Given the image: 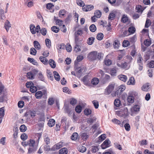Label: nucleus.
I'll return each instance as SVG.
<instances>
[{
    "instance_id": "1",
    "label": "nucleus",
    "mask_w": 154,
    "mask_h": 154,
    "mask_svg": "<svg viewBox=\"0 0 154 154\" xmlns=\"http://www.w3.org/2000/svg\"><path fill=\"white\" fill-rule=\"evenodd\" d=\"M116 114L119 116L125 117L128 115V110L127 108L122 109L120 111H117Z\"/></svg>"
},
{
    "instance_id": "2",
    "label": "nucleus",
    "mask_w": 154,
    "mask_h": 154,
    "mask_svg": "<svg viewBox=\"0 0 154 154\" xmlns=\"http://www.w3.org/2000/svg\"><path fill=\"white\" fill-rule=\"evenodd\" d=\"M97 52L93 51L91 52L88 56V57L90 60H94L97 59Z\"/></svg>"
},
{
    "instance_id": "3",
    "label": "nucleus",
    "mask_w": 154,
    "mask_h": 154,
    "mask_svg": "<svg viewBox=\"0 0 154 154\" xmlns=\"http://www.w3.org/2000/svg\"><path fill=\"white\" fill-rule=\"evenodd\" d=\"M114 87V86L113 84L109 85L106 89L104 94L107 95L109 94L113 90Z\"/></svg>"
},
{
    "instance_id": "4",
    "label": "nucleus",
    "mask_w": 154,
    "mask_h": 154,
    "mask_svg": "<svg viewBox=\"0 0 154 154\" xmlns=\"http://www.w3.org/2000/svg\"><path fill=\"white\" fill-rule=\"evenodd\" d=\"M137 60L139 66V69L140 71L142 70L143 68V58L140 54L138 55Z\"/></svg>"
},
{
    "instance_id": "5",
    "label": "nucleus",
    "mask_w": 154,
    "mask_h": 154,
    "mask_svg": "<svg viewBox=\"0 0 154 154\" xmlns=\"http://www.w3.org/2000/svg\"><path fill=\"white\" fill-rule=\"evenodd\" d=\"M134 94L135 95V92H132L129 93L128 96V97L127 100L128 103H132L134 101Z\"/></svg>"
},
{
    "instance_id": "6",
    "label": "nucleus",
    "mask_w": 154,
    "mask_h": 154,
    "mask_svg": "<svg viewBox=\"0 0 154 154\" xmlns=\"http://www.w3.org/2000/svg\"><path fill=\"white\" fill-rule=\"evenodd\" d=\"M129 63L127 61L125 62L124 63H122L121 64H120L119 62H118L117 63V65L119 67L121 68L127 69L128 68V66Z\"/></svg>"
},
{
    "instance_id": "7",
    "label": "nucleus",
    "mask_w": 154,
    "mask_h": 154,
    "mask_svg": "<svg viewBox=\"0 0 154 154\" xmlns=\"http://www.w3.org/2000/svg\"><path fill=\"white\" fill-rule=\"evenodd\" d=\"M110 141L109 139L106 140L102 144L101 147L103 149H105L110 146Z\"/></svg>"
},
{
    "instance_id": "8",
    "label": "nucleus",
    "mask_w": 154,
    "mask_h": 154,
    "mask_svg": "<svg viewBox=\"0 0 154 154\" xmlns=\"http://www.w3.org/2000/svg\"><path fill=\"white\" fill-rule=\"evenodd\" d=\"M90 79V77L89 75H87L85 76L82 79V81L84 84L86 85H88Z\"/></svg>"
},
{
    "instance_id": "9",
    "label": "nucleus",
    "mask_w": 154,
    "mask_h": 154,
    "mask_svg": "<svg viewBox=\"0 0 154 154\" xmlns=\"http://www.w3.org/2000/svg\"><path fill=\"white\" fill-rule=\"evenodd\" d=\"M94 8V6L92 5H88L83 8L84 11H87L92 10Z\"/></svg>"
},
{
    "instance_id": "10",
    "label": "nucleus",
    "mask_w": 154,
    "mask_h": 154,
    "mask_svg": "<svg viewBox=\"0 0 154 154\" xmlns=\"http://www.w3.org/2000/svg\"><path fill=\"white\" fill-rule=\"evenodd\" d=\"M35 76V73L32 72H29L27 73V77L29 79H33Z\"/></svg>"
},
{
    "instance_id": "11",
    "label": "nucleus",
    "mask_w": 154,
    "mask_h": 154,
    "mask_svg": "<svg viewBox=\"0 0 154 154\" xmlns=\"http://www.w3.org/2000/svg\"><path fill=\"white\" fill-rule=\"evenodd\" d=\"M86 71V68L85 67H82L78 69L77 73L79 75H81Z\"/></svg>"
},
{
    "instance_id": "12",
    "label": "nucleus",
    "mask_w": 154,
    "mask_h": 154,
    "mask_svg": "<svg viewBox=\"0 0 154 154\" xmlns=\"http://www.w3.org/2000/svg\"><path fill=\"white\" fill-rule=\"evenodd\" d=\"M33 45L35 48L36 50H39L41 49V46L38 41H34L33 42Z\"/></svg>"
},
{
    "instance_id": "13",
    "label": "nucleus",
    "mask_w": 154,
    "mask_h": 154,
    "mask_svg": "<svg viewBox=\"0 0 154 154\" xmlns=\"http://www.w3.org/2000/svg\"><path fill=\"white\" fill-rule=\"evenodd\" d=\"M140 106L138 104H136L134 105L131 108V110L132 111L138 112L140 111Z\"/></svg>"
},
{
    "instance_id": "14",
    "label": "nucleus",
    "mask_w": 154,
    "mask_h": 154,
    "mask_svg": "<svg viewBox=\"0 0 154 154\" xmlns=\"http://www.w3.org/2000/svg\"><path fill=\"white\" fill-rule=\"evenodd\" d=\"M39 60L44 64L47 65L48 63V60L44 57H39Z\"/></svg>"
},
{
    "instance_id": "15",
    "label": "nucleus",
    "mask_w": 154,
    "mask_h": 154,
    "mask_svg": "<svg viewBox=\"0 0 154 154\" xmlns=\"http://www.w3.org/2000/svg\"><path fill=\"white\" fill-rule=\"evenodd\" d=\"M112 121L113 123L119 125L121 127H122L123 126V123H122L119 120L116 119H113Z\"/></svg>"
},
{
    "instance_id": "16",
    "label": "nucleus",
    "mask_w": 154,
    "mask_h": 154,
    "mask_svg": "<svg viewBox=\"0 0 154 154\" xmlns=\"http://www.w3.org/2000/svg\"><path fill=\"white\" fill-rule=\"evenodd\" d=\"M63 146V144L62 142H59L55 145H54L53 146V148H54L55 149H58Z\"/></svg>"
},
{
    "instance_id": "17",
    "label": "nucleus",
    "mask_w": 154,
    "mask_h": 154,
    "mask_svg": "<svg viewBox=\"0 0 154 154\" xmlns=\"http://www.w3.org/2000/svg\"><path fill=\"white\" fill-rule=\"evenodd\" d=\"M118 78L121 80L125 82L127 80V77L124 75H120L118 76Z\"/></svg>"
},
{
    "instance_id": "18",
    "label": "nucleus",
    "mask_w": 154,
    "mask_h": 154,
    "mask_svg": "<svg viewBox=\"0 0 154 154\" xmlns=\"http://www.w3.org/2000/svg\"><path fill=\"white\" fill-rule=\"evenodd\" d=\"M55 123V120L53 119H50L48 121V125L50 127H52L54 126Z\"/></svg>"
},
{
    "instance_id": "19",
    "label": "nucleus",
    "mask_w": 154,
    "mask_h": 154,
    "mask_svg": "<svg viewBox=\"0 0 154 154\" xmlns=\"http://www.w3.org/2000/svg\"><path fill=\"white\" fill-rule=\"evenodd\" d=\"M4 27L6 30L8 32L10 28L11 27V24L9 21L7 20L5 22Z\"/></svg>"
},
{
    "instance_id": "20",
    "label": "nucleus",
    "mask_w": 154,
    "mask_h": 154,
    "mask_svg": "<svg viewBox=\"0 0 154 154\" xmlns=\"http://www.w3.org/2000/svg\"><path fill=\"white\" fill-rule=\"evenodd\" d=\"M49 63L52 68H55L56 66V63L53 60L50 59L49 61Z\"/></svg>"
},
{
    "instance_id": "21",
    "label": "nucleus",
    "mask_w": 154,
    "mask_h": 154,
    "mask_svg": "<svg viewBox=\"0 0 154 154\" xmlns=\"http://www.w3.org/2000/svg\"><path fill=\"white\" fill-rule=\"evenodd\" d=\"M30 29L31 32L33 34H35L36 33L35 27L34 25L31 24L30 25Z\"/></svg>"
},
{
    "instance_id": "22",
    "label": "nucleus",
    "mask_w": 154,
    "mask_h": 154,
    "mask_svg": "<svg viewBox=\"0 0 154 154\" xmlns=\"http://www.w3.org/2000/svg\"><path fill=\"white\" fill-rule=\"evenodd\" d=\"M78 134L76 132H74L71 137V139L73 140H76L78 138Z\"/></svg>"
},
{
    "instance_id": "23",
    "label": "nucleus",
    "mask_w": 154,
    "mask_h": 154,
    "mask_svg": "<svg viewBox=\"0 0 154 154\" xmlns=\"http://www.w3.org/2000/svg\"><path fill=\"white\" fill-rule=\"evenodd\" d=\"M54 75L55 79L57 81H59L60 79V76L59 74L56 71L54 72Z\"/></svg>"
},
{
    "instance_id": "24",
    "label": "nucleus",
    "mask_w": 154,
    "mask_h": 154,
    "mask_svg": "<svg viewBox=\"0 0 154 154\" xmlns=\"http://www.w3.org/2000/svg\"><path fill=\"white\" fill-rule=\"evenodd\" d=\"M99 81L98 79L94 78L91 80V83L93 85H96L98 83Z\"/></svg>"
},
{
    "instance_id": "25",
    "label": "nucleus",
    "mask_w": 154,
    "mask_h": 154,
    "mask_svg": "<svg viewBox=\"0 0 154 154\" xmlns=\"http://www.w3.org/2000/svg\"><path fill=\"white\" fill-rule=\"evenodd\" d=\"M128 85H134L135 84V80L134 78L133 77H131L127 82Z\"/></svg>"
},
{
    "instance_id": "26",
    "label": "nucleus",
    "mask_w": 154,
    "mask_h": 154,
    "mask_svg": "<svg viewBox=\"0 0 154 154\" xmlns=\"http://www.w3.org/2000/svg\"><path fill=\"white\" fill-rule=\"evenodd\" d=\"M64 108L65 109V111L68 115H70V114L71 111L69 109V106L68 105L65 104L64 105Z\"/></svg>"
},
{
    "instance_id": "27",
    "label": "nucleus",
    "mask_w": 154,
    "mask_h": 154,
    "mask_svg": "<svg viewBox=\"0 0 154 154\" xmlns=\"http://www.w3.org/2000/svg\"><path fill=\"white\" fill-rule=\"evenodd\" d=\"M149 88L148 84L143 85L142 87V90L145 91H147Z\"/></svg>"
},
{
    "instance_id": "28",
    "label": "nucleus",
    "mask_w": 154,
    "mask_h": 154,
    "mask_svg": "<svg viewBox=\"0 0 154 154\" xmlns=\"http://www.w3.org/2000/svg\"><path fill=\"white\" fill-rule=\"evenodd\" d=\"M67 149L66 148H62L59 150V154H67Z\"/></svg>"
},
{
    "instance_id": "29",
    "label": "nucleus",
    "mask_w": 154,
    "mask_h": 154,
    "mask_svg": "<svg viewBox=\"0 0 154 154\" xmlns=\"http://www.w3.org/2000/svg\"><path fill=\"white\" fill-rule=\"evenodd\" d=\"M45 42L46 46L48 48H50L51 46V43L50 40L48 38H46Z\"/></svg>"
},
{
    "instance_id": "30",
    "label": "nucleus",
    "mask_w": 154,
    "mask_h": 154,
    "mask_svg": "<svg viewBox=\"0 0 154 154\" xmlns=\"http://www.w3.org/2000/svg\"><path fill=\"white\" fill-rule=\"evenodd\" d=\"M135 9L136 10V11L137 12L142 13L143 10L142 7L141 5H139L136 6Z\"/></svg>"
},
{
    "instance_id": "31",
    "label": "nucleus",
    "mask_w": 154,
    "mask_h": 154,
    "mask_svg": "<svg viewBox=\"0 0 154 154\" xmlns=\"http://www.w3.org/2000/svg\"><path fill=\"white\" fill-rule=\"evenodd\" d=\"M120 45V43L118 40H116L114 41L113 46L115 48L118 49Z\"/></svg>"
},
{
    "instance_id": "32",
    "label": "nucleus",
    "mask_w": 154,
    "mask_h": 154,
    "mask_svg": "<svg viewBox=\"0 0 154 154\" xmlns=\"http://www.w3.org/2000/svg\"><path fill=\"white\" fill-rule=\"evenodd\" d=\"M78 149L80 152H84L86 151V148L85 146H81L78 147Z\"/></svg>"
},
{
    "instance_id": "33",
    "label": "nucleus",
    "mask_w": 154,
    "mask_h": 154,
    "mask_svg": "<svg viewBox=\"0 0 154 154\" xmlns=\"http://www.w3.org/2000/svg\"><path fill=\"white\" fill-rule=\"evenodd\" d=\"M94 39V38L93 37L89 38L87 40V43L89 45H91L93 44Z\"/></svg>"
},
{
    "instance_id": "34",
    "label": "nucleus",
    "mask_w": 154,
    "mask_h": 154,
    "mask_svg": "<svg viewBox=\"0 0 154 154\" xmlns=\"http://www.w3.org/2000/svg\"><path fill=\"white\" fill-rule=\"evenodd\" d=\"M114 104L117 107H119L121 104L120 100L118 99H115L114 101Z\"/></svg>"
},
{
    "instance_id": "35",
    "label": "nucleus",
    "mask_w": 154,
    "mask_h": 154,
    "mask_svg": "<svg viewBox=\"0 0 154 154\" xmlns=\"http://www.w3.org/2000/svg\"><path fill=\"white\" fill-rule=\"evenodd\" d=\"M81 138L84 140H86L88 138V135L86 133H83L81 134Z\"/></svg>"
},
{
    "instance_id": "36",
    "label": "nucleus",
    "mask_w": 154,
    "mask_h": 154,
    "mask_svg": "<svg viewBox=\"0 0 154 154\" xmlns=\"http://www.w3.org/2000/svg\"><path fill=\"white\" fill-rule=\"evenodd\" d=\"M105 64L107 66H109L112 63L111 60L109 59H105L104 60Z\"/></svg>"
},
{
    "instance_id": "37",
    "label": "nucleus",
    "mask_w": 154,
    "mask_h": 154,
    "mask_svg": "<svg viewBox=\"0 0 154 154\" xmlns=\"http://www.w3.org/2000/svg\"><path fill=\"white\" fill-rule=\"evenodd\" d=\"M94 14L95 16L97 18H99L101 15V12L99 10H96Z\"/></svg>"
},
{
    "instance_id": "38",
    "label": "nucleus",
    "mask_w": 154,
    "mask_h": 154,
    "mask_svg": "<svg viewBox=\"0 0 154 154\" xmlns=\"http://www.w3.org/2000/svg\"><path fill=\"white\" fill-rule=\"evenodd\" d=\"M128 20V17L127 15L124 14L122 17L121 21L123 23H126Z\"/></svg>"
},
{
    "instance_id": "39",
    "label": "nucleus",
    "mask_w": 154,
    "mask_h": 154,
    "mask_svg": "<svg viewBox=\"0 0 154 154\" xmlns=\"http://www.w3.org/2000/svg\"><path fill=\"white\" fill-rule=\"evenodd\" d=\"M151 20L147 18L146 21L145 27L146 28H148L151 25Z\"/></svg>"
},
{
    "instance_id": "40",
    "label": "nucleus",
    "mask_w": 154,
    "mask_h": 154,
    "mask_svg": "<svg viewBox=\"0 0 154 154\" xmlns=\"http://www.w3.org/2000/svg\"><path fill=\"white\" fill-rule=\"evenodd\" d=\"M144 45L147 46H149L151 44V41L150 39H146L144 41Z\"/></svg>"
},
{
    "instance_id": "41",
    "label": "nucleus",
    "mask_w": 154,
    "mask_h": 154,
    "mask_svg": "<svg viewBox=\"0 0 154 154\" xmlns=\"http://www.w3.org/2000/svg\"><path fill=\"white\" fill-rule=\"evenodd\" d=\"M89 29L91 32H94L96 30V27L94 24H92L90 26Z\"/></svg>"
},
{
    "instance_id": "42",
    "label": "nucleus",
    "mask_w": 154,
    "mask_h": 154,
    "mask_svg": "<svg viewBox=\"0 0 154 154\" xmlns=\"http://www.w3.org/2000/svg\"><path fill=\"white\" fill-rule=\"evenodd\" d=\"M47 8L50 10H51L52 11H54V5L52 4L49 3L46 5Z\"/></svg>"
},
{
    "instance_id": "43",
    "label": "nucleus",
    "mask_w": 154,
    "mask_h": 154,
    "mask_svg": "<svg viewBox=\"0 0 154 154\" xmlns=\"http://www.w3.org/2000/svg\"><path fill=\"white\" fill-rule=\"evenodd\" d=\"M48 104L50 105H52L54 103V100L53 97L49 98L48 101Z\"/></svg>"
},
{
    "instance_id": "44",
    "label": "nucleus",
    "mask_w": 154,
    "mask_h": 154,
    "mask_svg": "<svg viewBox=\"0 0 154 154\" xmlns=\"http://www.w3.org/2000/svg\"><path fill=\"white\" fill-rule=\"evenodd\" d=\"M74 49V51L76 52H79L81 51L80 46L78 44H76Z\"/></svg>"
},
{
    "instance_id": "45",
    "label": "nucleus",
    "mask_w": 154,
    "mask_h": 154,
    "mask_svg": "<svg viewBox=\"0 0 154 154\" xmlns=\"http://www.w3.org/2000/svg\"><path fill=\"white\" fill-rule=\"evenodd\" d=\"M117 70L115 68H112L110 70V74L112 76H115L116 75Z\"/></svg>"
},
{
    "instance_id": "46",
    "label": "nucleus",
    "mask_w": 154,
    "mask_h": 154,
    "mask_svg": "<svg viewBox=\"0 0 154 154\" xmlns=\"http://www.w3.org/2000/svg\"><path fill=\"white\" fill-rule=\"evenodd\" d=\"M66 11L64 9L60 10L59 11V15L60 17H62L64 16L66 13Z\"/></svg>"
},
{
    "instance_id": "47",
    "label": "nucleus",
    "mask_w": 154,
    "mask_h": 154,
    "mask_svg": "<svg viewBox=\"0 0 154 154\" xmlns=\"http://www.w3.org/2000/svg\"><path fill=\"white\" fill-rule=\"evenodd\" d=\"M103 35L102 33H98L97 36V39L99 40H101L103 37Z\"/></svg>"
},
{
    "instance_id": "48",
    "label": "nucleus",
    "mask_w": 154,
    "mask_h": 154,
    "mask_svg": "<svg viewBox=\"0 0 154 154\" xmlns=\"http://www.w3.org/2000/svg\"><path fill=\"white\" fill-rule=\"evenodd\" d=\"M42 95V94L41 91H38L35 94V96L36 98H41Z\"/></svg>"
},
{
    "instance_id": "49",
    "label": "nucleus",
    "mask_w": 154,
    "mask_h": 154,
    "mask_svg": "<svg viewBox=\"0 0 154 154\" xmlns=\"http://www.w3.org/2000/svg\"><path fill=\"white\" fill-rule=\"evenodd\" d=\"M76 3L77 4L81 7H84L85 4L81 0H77Z\"/></svg>"
},
{
    "instance_id": "50",
    "label": "nucleus",
    "mask_w": 154,
    "mask_h": 154,
    "mask_svg": "<svg viewBox=\"0 0 154 154\" xmlns=\"http://www.w3.org/2000/svg\"><path fill=\"white\" fill-rule=\"evenodd\" d=\"M82 110V107L81 106L79 105L77 106L75 108V111L78 113H80Z\"/></svg>"
},
{
    "instance_id": "51",
    "label": "nucleus",
    "mask_w": 154,
    "mask_h": 154,
    "mask_svg": "<svg viewBox=\"0 0 154 154\" xmlns=\"http://www.w3.org/2000/svg\"><path fill=\"white\" fill-rule=\"evenodd\" d=\"M30 54L32 55H35L36 54L37 51L36 49L33 48H32L30 49Z\"/></svg>"
},
{
    "instance_id": "52",
    "label": "nucleus",
    "mask_w": 154,
    "mask_h": 154,
    "mask_svg": "<svg viewBox=\"0 0 154 154\" xmlns=\"http://www.w3.org/2000/svg\"><path fill=\"white\" fill-rule=\"evenodd\" d=\"M99 149V146H93L91 149V151L92 152H97Z\"/></svg>"
},
{
    "instance_id": "53",
    "label": "nucleus",
    "mask_w": 154,
    "mask_h": 154,
    "mask_svg": "<svg viewBox=\"0 0 154 154\" xmlns=\"http://www.w3.org/2000/svg\"><path fill=\"white\" fill-rule=\"evenodd\" d=\"M34 85L33 83L32 82H27L26 83V86L27 88H30L32 87Z\"/></svg>"
},
{
    "instance_id": "54",
    "label": "nucleus",
    "mask_w": 154,
    "mask_h": 154,
    "mask_svg": "<svg viewBox=\"0 0 154 154\" xmlns=\"http://www.w3.org/2000/svg\"><path fill=\"white\" fill-rule=\"evenodd\" d=\"M51 30L55 33H57L59 31V29L54 26L51 27Z\"/></svg>"
},
{
    "instance_id": "55",
    "label": "nucleus",
    "mask_w": 154,
    "mask_h": 154,
    "mask_svg": "<svg viewBox=\"0 0 154 154\" xmlns=\"http://www.w3.org/2000/svg\"><path fill=\"white\" fill-rule=\"evenodd\" d=\"M36 150V149L34 147H30L28 149V153H32V152H33L35 151Z\"/></svg>"
},
{
    "instance_id": "56",
    "label": "nucleus",
    "mask_w": 154,
    "mask_h": 154,
    "mask_svg": "<svg viewBox=\"0 0 154 154\" xmlns=\"http://www.w3.org/2000/svg\"><path fill=\"white\" fill-rule=\"evenodd\" d=\"M4 87L2 84L0 85V95L3 94L4 93Z\"/></svg>"
},
{
    "instance_id": "57",
    "label": "nucleus",
    "mask_w": 154,
    "mask_h": 154,
    "mask_svg": "<svg viewBox=\"0 0 154 154\" xmlns=\"http://www.w3.org/2000/svg\"><path fill=\"white\" fill-rule=\"evenodd\" d=\"M26 129V126L24 125H22L20 126V131L22 132H24Z\"/></svg>"
},
{
    "instance_id": "58",
    "label": "nucleus",
    "mask_w": 154,
    "mask_h": 154,
    "mask_svg": "<svg viewBox=\"0 0 154 154\" xmlns=\"http://www.w3.org/2000/svg\"><path fill=\"white\" fill-rule=\"evenodd\" d=\"M29 113L31 117L33 118L35 116L36 112L34 110H29Z\"/></svg>"
},
{
    "instance_id": "59",
    "label": "nucleus",
    "mask_w": 154,
    "mask_h": 154,
    "mask_svg": "<svg viewBox=\"0 0 154 154\" xmlns=\"http://www.w3.org/2000/svg\"><path fill=\"white\" fill-rule=\"evenodd\" d=\"M35 141L34 140H30L28 144L30 147H34Z\"/></svg>"
},
{
    "instance_id": "60",
    "label": "nucleus",
    "mask_w": 154,
    "mask_h": 154,
    "mask_svg": "<svg viewBox=\"0 0 154 154\" xmlns=\"http://www.w3.org/2000/svg\"><path fill=\"white\" fill-rule=\"evenodd\" d=\"M103 56V54L101 52L97 53V58L98 59L100 60L102 59Z\"/></svg>"
},
{
    "instance_id": "61",
    "label": "nucleus",
    "mask_w": 154,
    "mask_h": 154,
    "mask_svg": "<svg viewBox=\"0 0 154 154\" xmlns=\"http://www.w3.org/2000/svg\"><path fill=\"white\" fill-rule=\"evenodd\" d=\"M38 78L42 81H43L45 80V78L44 75L42 74L41 72H39L38 74Z\"/></svg>"
},
{
    "instance_id": "62",
    "label": "nucleus",
    "mask_w": 154,
    "mask_h": 154,
    "mask_svg": "<svg viewBox=\"0 0 154 154\" xmlns=\"http://www.w3.org/2000/svg\"><path fill=\"white\" fill-rule=\"evenodd\" d=\"M115 17V14L113 13H110L109 16V19L110 20H113Z\"/></svg>"
},
{
    "instance_id": "63",
    "label": "nucleus",
    "mask_w": 154,
    "mask_h": 154,
    "mask_svg": "<svg viewBox=\"0 0 154 154\" xmlns=\"http://www.w3.org/2000/svg\"><path fill=\"white\" fill-rule=\"evenodd\" d=\"M95 108L96 109L98 108L99 106L98 102L96 100H94L92 102Z\"/></svg>"
},
{
    "instance_id": "64",
    "label": "nucleus",
    "mask_w": 154,
    "mask_h": 154,
    "mask_svg": "<svg viewBox=\"0 0 154 154\" xmlns=\"http://www.w3.org/2000/svg\"><path fill=\"white\" fill-rule=\"evenodd\" d=\"M37 88L33 85V86L30 89V91L32 93H34L37 90Z\"/></svg>"
}]
</instances>
